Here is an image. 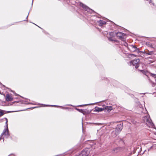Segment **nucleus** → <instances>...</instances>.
Returning <instances> with one entry per match:
<instances>
[{
  "label": "nucleus",
  "instance_id": "obj_10",
  "mask_svg": "<svg viewBox=\"0 0 156 156\" xmlns=\"http://www.w3.org/2000/svg\"><path fill=\"white\" fill-rule=\"evenodd\" d=\"M97 23L99 26H102L105 25L106 23V22L103 20H100L97 22Z\"/></svg>",
  "mask_w": 156,
  "mask_h": 156
},
{
  "label": "nucleus",
  "instance_id": "obj_37",
  "mask_svg": "<svg viewBox=\"0 0 156 156\" xmlns=\"http://www.w3.org/2000/svg\"><path fill=\"white\" fill-rule=\"evenodd\" d=\"M28 15H27V17H26V19H27V17H28Z\"/></svg>",
  "mask_w": 156,
  "mask_h": 156
},
{
  "label": "nucleus",
  "instance_id": "obj_17",
  "mask_svg": "<svg viewBox=\"0 0 156 156\" xmlns=\"http://www.w3.org/2000/svg\"><path fill=\"white\" fill-rule=\"evenodd\" d=\"M147 55H151L153 54L154 53V51H148V52L145 51L144 52Z\"/></svg>",
  "mask_w": 156,
  "mask_h": 156
},
{
  "label": "nucleus",
  "instance_id": "obj_26",
  "mask_svg": "<svg viewBox=\"0 0 156 156\" xmlns=\"http://www.w3.org/2000/svg\"><path fill=\"white\" fill-rule=\"evenodd\" d=\"M119 150V148L118 147H116L114 148L113 151L115 152H118V150Z\"/></svg>",
  "mask_w": 156,
  "mask_h": 156
},
{
  "label": "nucleus",
  "instance_id": "obj_28",
  "mask_svg": "<svg viewBox=\"0 0 156 156\" xmlns=\"http://www.w3.org/2000/svg\"><path fill=\"white\" fill-rule=\"evenodd\" d=\"M76 156H83V154H82V153L81 152V153L80 154H79L76 155Z\"/></svg>",
  "mask_w": 156,
  "mask_h": 156
},
{
  "label": "nucleus",
  "instance_id": "obj_35",
  "mask_svg": "<svg viewBox=\"0 0 156 156\" xmlns=\"http://www.w3.org/2000/svg\"><path fill=\"white\" fill-rule=\"evenodd\" d=\"M33 0H32V5H33Z\"/></svg>",
  "mask_w": 156,
  "mask_h": 156
},
{
  "label": "nucleus",
  "instance_id": "obj_23",
  "mask_svg": "<svg viewBox=\"0 0 156 156\" xmlns=\"http://www.w3.org/2000/svg\"><path fill=\"white\" fill-rule=\"evenodd\" d=\"M109 35L110 37H113L114 36V32H111L109 33Z\"/></svg>",
  "mask_w": 156,
  "mask_h": 156
},
{
  "label": "nucleus",
  "instance_id": "obj_27",
  "mask_svg": "<svg viewBox=\"0 0 156 156\" xmlns=\"http://www.w3.org/2000/svg\"><path fill=\"white\" fill-rule=\"evenodd\" d=\"M0 85L1 86V87H3L4 88L5 87V85H3L0 82Z\"/></svg>",
  "mask_w": 156,
  "mask_h": 156
},
{
  "label": "nucleus",
  "instance_id": "obj_7",
  "mask_svg": "<svg viewBox=\"0 0 156 156\" xmlns=\"http://www.w3.org/2000/svg\"><path fill=\"white\" fill-rule=\"evenodd\" d=\"M123 128V123H120L117 125L115 128V130L119 133L120 132Z\"/></svg>",
  "mask_w": 156,
  "mask_h": 156
},
{
  "label": "nucleus",
  "instance_id": "obj_24",
  "mask_svg": "<svg viewBox=\"0 0 156 156\" xmlns=\"http://www.w3.org/2000/svg\"><path fill=\"white\" fill-rule=\"evenodd\" d=\"M102 33L105 36H106L108 34V33L107 31H104L102 32Z\"/></svg>",
  "mask_w": 156,
  "mask_h": 156
},
{
  "label": "nucleus",
  "instance_id": "obj_31",
  "mask_svg": "<svg viewBox=\"0 0 156 156\" xmlns=\"http://www.w3.org/2000/svg\"><path fill=\"white\" fill-rule=\"evenodd\" d=\"M149 3H152V1L151 0H150L149 1Z\"/></svg>",
  "mask_w": 156,
  "mask_h": 156
},
{
  "label": "nucleus",
  "instance_id": "obj_19",
  "mask_svg": "<svg viewBox=\"0 0 156 156\" xmlns=\"http://www.w3.org/2000/svg\"><path fill=\"white\" fill-rule=\"evenodd\" d=\"M42 105H44V106H51L52 107H60L61 108H64V107H62L61 106H59L58 105H46L44 104H41Z\"/></svg>",
  "mask_w": 156,
  "mask_h": 156
},
{
  "label": "nucleus",
  "instance_id": "obj_4",
  "mask_svg": "<svg viewBox=\"0 0 156 156\" xmlns=\"http://www.w3.org/2000/svg\"><path fill=\"white\" fill-rule=\"evenodd\" d=\"M115 34L117 37H119V39H121L122 41L125 40V38L124 37L126 36L125 34L121 32H117L115 33Z\"/></svg>",
  "mask_w": 156,
  "mask_h": 156
},
{
  "label": "nucleus",
  "instance_id": "obj_16",
  "mask_svg": "<svg viewBox=\"0 0 156 156\" xmlns=\"http://www.w3.org/2000/svg\"><path fill=\"white\" fill-rule=\"evenodd\" d=\"M75 109L78 111L79 112H80L83 114H84L85 112V111L83 109H79V108H75Z\"/></svg>",
  "mask_w": 156,
  "mask_h": 156
},
{
  "label": "nucleus",
  "instance_id": "obj_42",
  "mask_svg": "<svg viewBox=\"0 0 156 156\" xmlns=\"http://www.w3.org/2000/svg\"><path fill=\"white\" fill-rule=\"evenodd\" d=\"M155 85H156V83H155Z\"/></svg>",
  "mask_w": 156,
  "mask_h": 156
},
{
  "label": "nucleus",
  "instance_id": "obj_9",
  "mask_svg": "<svg viewBox=\"0 0 156 156\" xmlns=\"http://www.w3.org/2000/svg\"><path fill=\"white\" fill-rule=\"evenodd\" d=\"M83 156H88L90 153V151L89 150L85 149L81 152Z\"/></svg>",
  "mask_w": 156,
  "mask_h": 156
},
{
  "label": "nucleus",
  "instance_id": "obj_3",
  "mask_svg": "<svg viewBox=\"0 0 156 156\" xmlns=\"http://www.w3.org/2000/svg\"><path fill=\"white\" fill-rule=\"evenodd\" d=\"M140 61L139 59H135L130 62L131 64L133 66H135L136 69L139 66V63Z\"/></svg>",
  "mask_w": 156,
  "mask_h": 156
},
{
  "label": "nucleus",
  "instance_id": "obj_12",
  "mask_svg": "<svg viewBox=\"0 0 156 156\" xmlns=\"http://www.w3.org/2000/svg\"><path fill=\"white\" fill-rule=\"evenodd\" d=\"M5 99L7 101H11L13 100L12 98L9 94H6Z\"/></svg>",
  "mask_w": 156,
  "mask_h": 156
},
{
  "label": "nucleus",
  "instance_id": "obj_40",
  "mask_svg": "<svg viewBox=\"0 0 156 156\" xmlns=\"http://www.w3.org/2000/svg\"><path fill=\"white\" fill-rule=\"evenodd\" d=\"M36 26H37V27H38V25H36Z\"/></svg>",
  "mask_w": 156,
  "mask_h": 156
},
{
  "label": "nucleus",
  "instance_id": "obj_36",
  "mask_svg": "<svg viewBox=\"0 0 156 156\" xmlns=\"http://www.w3.org/2000/svg\"><path fill=\"white\" fill-rule=\"evenodd\" d=\"M15 95L16 96H17V95H18L17 94H16H16H15Z\"/></svg>",
  "mask_w": 156,
  "mask_h": 156
},
{
  "label": "nucleus",
  "instance_id": "obj_1",
  "mask_svg": "<svg viewBox=\"0 0 156 156\" xmlns=\"http://www.w3.org/2000/svg\"><path fill=\"white\" fill-rule=\"evenodd\" d=\"M1 120H6L5 126L6 128L3 130V132L0 136V140L2 139H3V142L4 140V136L6 137L7 138L9 135V131L8 127V119L6 118H4L1 119Z\"/></svg>",
  "mask_w": 156,
  "mask_h": 156
},
{
  "label": "nucleus",
  "instance_id": "obj_30",
  "mask_svg": "<svg viewBox=\"0 0 156 156\" xmlns=\"http://www.w3.org/2000/svg\"><path fill=\"white\" fill-rule=\"evenodd\" d=\"M38 108V107H32V108H28V109H34V108ZM27 109H28V108H27Z\"/></svg>",
  "mask_w": 156,
  "mask_h": 156
},
{
  "label": "nucleus",
  "instance_id": "obj_33",
  "mask_svg": "<svg viewBox=\"0 0 156 156\" xmlns=\"http://www.w3.org/2000/svg\"><path fill=\"white\" fill-rule=\"evenodd\" d=\"M9 156H14L12 154H11V155H9Z\"/></svg>",
  "mask_w": 156,
  "mask_h": 156
},
{
  "label": "nucleus",
  "instance_id": "obj_6",
  "mask_svg": "<svg viewBox=\"0 0 156 156\" xmlns=\"http://www.w3.org/2000/svg\"><path fill=\"white\" fill-rule=\"evenodd\" d=\"M102 107L104 108V110L105 112H110L113 109L112 106H106L105 105H103Z\"/></svg>",
  "mask_w": 156,
  "mask_h": 156
},
{
  "label": "nucleus",
  "instance_id": "obj_25",
  "mask_svg": "<svg viewBox=\"0 0 156 156\" xmlns=\"http://www.w3.org/2000/svg\"><path fill=\"white\" fill-rule=\"evenodd\" d=\"M150 75L151 76L154 77V78H156V74H154L153 73H151L150 74Z\"/></svg>",
  "mask_w": 156,
  "mask_h": 156
},
{
  "label": "nucleus",
  "instance_id": "obj_21",
  "mask_svg": "<svg viewBox=\"0 0 156 156\" xmlns=\"http://www.w3.org/2000/svg\"><path fill=\"white\" fill-rule=\"evenodd\" d=\"M112 37H108V39L109 41H114V42H116L117 41L116 40L113 39H112Z\"/></svg>",
  "mask_w": 156,
  "mask_h": 156
},
{
  "label": "nucleus",
  "instance_id": "obj_8",
  "mask_svg": "<svg viewBox=\"0 0 156 156\" xmlns=\"http://www.w3.org/2000/svg\"><path fill=\"white\" fill-rule=\"evenodd\" d=\"M130 50L132 52L137 51L138 52H140L139 48L134 45H131L129 48Z\"/></svg>",
  "mask_w": 156,
  "mask_h": 156
},
{
  "label": "nucleus",
  "instance_id": "obj_14",
  "mask_svg": "<svg viewBox=\"0 0 156 156\" xmlns=\"http://www.w3.org/2000/svg\"><path fill=\"white\" fill-rule=\"evenodd\" d=\"M119 133L115 130H113L111 133V135L113 137H116Z\"/></svg>",
  "mask_w": 156,
  "mask_h": 156
},
{
  "label": "nucleus",
  "instance_id": "obj_2",
  "mask_svg": "<svg viewBox=\"0 0 156 156\" xmlns=\"http://www.w3.org/2000/svg\"><path fill=\"white\" fill-rule=\"evenodd\" d=\"M143 120L144 122H146L147 124L149 127L154 128V125L153 123L149 116H146L144 117Z\"/></svg>",
  "mask_w": 156,
  "mask_h": 156
},
{
  "label": "nucleus",
  "instance_id": "obj_41",
  "mask_svg": "<svg viewBox=\"0 0 156 156\" xmlns=\"http://www.w3.org/2000/svg\"><path fill=\"white\" fill-rule=\"evenodd\" d=\"M36 26H37V27H38V25H36Z\"/></svg>",
  "mask_w": 156,
  "mask_h": 156
},
{
  "label": "nucleus",
  "instance_id": "obj_32",
  "mask_svg": "<svg viewBox=\"0 0 156 156\" xmlns=\"http://www.w3.org/2000/svg\"><path fill=\"white\" fill-rule=\"evenodd\" d=\"M151 4H152V5H153L154 6H155V7H156V5H155V4H154V3L152 2V3H151Z\"/></svg>",
  "mask_w": 156,
  "mask_h": 156
},
{
  "label": "nucleus",
  "instance_id": "obj_20",
  "mask_svg": "<svg viewBox=\"0 0 156 156\" xmlns=\"http://www.w3.org/2000/svg\"><path fill=\"white\" fill-rule=\"evenodd\" d=\"M96 103H94V104H87V105H78L77 106V107H82L83 106H86V105H93V104H96Z\"/></svg>",
  "mask_w": 156,
  "mask_h": 156
},
{
  "label": "nucleus",
  "instance_id": "obj_43",
  "mask_svg": "<svg viewBox=\"0 0 156 156\" xmlns=\"http://www.w3.org/2000/svg\"><path fill=\"white\" fill-rule=\"evenodd\" d=\"M155 81H156V79H155Z\"/></svg>",
  "mask_w": 156,
  "mask_h": 156
},
{
  "label": "nucleus",
  "instance_id": "obj_13",
  "mask_svg": "<svg viewBox=\"0 0 156 156\" xmlns=\"http://www.w3.org/2000/svg\"><path fill=\"white\" fill-rule=\"evenodd\" d=\"M11 111H7L5 110L0 109V116H2L5 114L11 112Z\"/></svg>",
  "mask_w": 156,
  "mask_h": 156
},
{
  "label": "nucleus",
  "instance_id": "obj_29",
  "mask_svg": "<svg viewBox=\"0 0 156 156\" xmlns=\"http://www.w3.org/2000/svg\"><path fill=\"white\" fill-rule=\"evenodd\" d=\"M153 145L151 146L150 147H149L148 149V151H149L153 147Z\"/></svg>",
  "mask_w": 156,
  "mask_h": 156
},
{
  "label": "nucleus",
  "instance_id": "obj_18",
  "mask_svg": "<svg viewBox=\"0 0 156 156\" xmlns=\"http://www.w3.org/2000/svg\"><path fill=\"white\" fill-rule=\"evenodd\" d=\"M27 101H23V102H22V103H23L25 104H26L35 105V104H33V103L28 102V99H27ZM35 105H36V104H35Z\"/></svg>",
  "mask_w": 156,
  "mask_h": 156
},
{
  "label": "nucleus",
  "instance_id": "obj_34",
  "mask_svg": "<svg viewBox=\"0 0 156 156\" xmlns=\"http://www.w3.org/2000/svg\"><path fill=\"white\" fill-rule=\"evenodd\" d=\"M67 105L72 106V105Z\"/></svg>",
  "mask_w": 156,
  "mask_h": 156
},
{
  "label": "nucleus",
  "instance_id": "obj_22",
  "mask_svg": "<svg viewBox=\"0 0 156 156\" xmlns=\"http://www.w3.org/2000/svg\"><path fill=\"white\" fill-rule=\"evenodd\" d=\"M140 71L144 74L147 75V72L145 70H140Z\"/></svg>",
  "mask_w": 156,
  "mask_h": 156
},
{
  "label": "nucleus",
  "instance_id": "obj_15",
  "mask_svg": "<svg viewBox=\"0 0 156 156\" xmlns=\"http://www.w3.org/2000/svg\"><path fill=\"white\" fill-rule=\"evenodd\" d=\"M147 45L150 47L151 48H155L156 47V46L155 45H154V44H151L150 43H148L147 44Z\"/></svg>",
  "mask_w": 156,
  "mask_h": 156
},
{
  "label": "nucleus",
  "instance_id": "obj_5",
  "mask_svg": "<svg viewBox=\"0 0 156 156\" xmlns=\"http://www.w3.org/2000/svg\"><path fill=\"white\" fill-rule=\"evenodd\" d=\"M80 6L82 7L86 11H87V12H93V11L90 9L89 7L87 6L86 5L84 4L83 3L80 2Z\"/></svg>",
  "mask_w": 156,
  "mask_h": 156
},
{
  "label": "nucleus",
  "instance_id": "obj_11",
  "mask_svg": "<svg viewBox=\"0 0 156 156\" xmlns=\"http://www.w3.org/2000/svg\"><path fill=\"white\" fill-rule=\"evenodd\" d=\"M104 110V108H99L97 107H96L95 108V109L94 111V112H99L103 111Z\"/></svg>",
  "mask_w": 156,
  "mask_h": 156
},
{
  "label": "nucleus",
  "instance_id": "obj_39",
  "mask_svg": "<svg viewBox=\"0 0 156 156\" xmlns=\"http://www.w3.org/2000/svg\"><path fill=\"white\" fill-rule=\"evenodd\" d=\"M36 26H37V27H38V25H36Z\"/></svg>",
  "mask_w": 156,
  "mask_h": 156
},
{
  "label": "nucleus",
  "instance_id": "obj_38",
  "mask_svg": "<svg viewBox=\"0 0 156 156\" xmlns=\"http://www.w3.org/2000/svg\"><path fill=\"white\" fill-rule=\"evenodd\" d=\"M39 27L40 28H41V29H42V28H41V27Z\"/></svg>",
  "mask_w": 156,
  "mask_h": 156
}]
</instances>
